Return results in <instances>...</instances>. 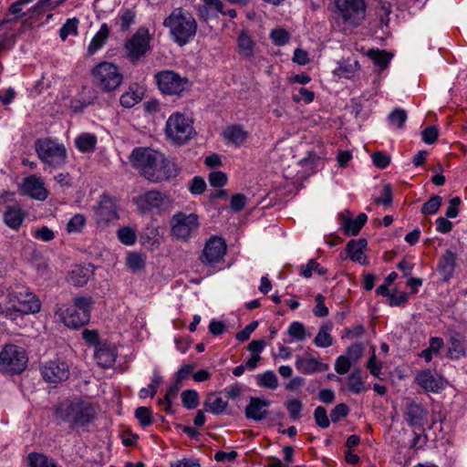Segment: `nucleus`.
Listing matches in <instances>:
<instances>
[{
  "label": "nucleus",
  "instance_id": "49530a36",
  "mask_svg": "<svg viewBox=\"0 0 467 467\" xmlns=\"http://www.w3.org/2000/svg\"><path fill=\"white\" fill-rule=\"evenodd\" d=\"M78 19L69 18L67 20V22L63 25V26L59 30V36L62 40H66L67 37L69 35L76 36L78 34Z\"/></svg>",
  "mask_w": 467,
  "mask_h": 467
},
{
  "label": "nucleus",
  "instance_id": "58836bf2",
  "mask_svg": "<svg viewBox=\"0 0 467 467\" xmlns=\"http://www.w3.org/2000/svg\"><path fill=\"white\" fill-rule=\"evenodd\" d=\"M28 4V0H18L13 3L9 7L10 14L14 15V18H5L0 21V29L8 24L14 23L17 18L26 15V13H22V8L24 5Z\"/></svg>",
  "mask_w": 467,
  "mask_h": 467
},
{
  "label": "nucleus",
  "instance_id": "8fccbe9b",
  "mask_svg": "<svg viewBox=\"0 0 467 467\" xmlns=\"http://www.w3.org/2000/svg\"><path fill=\"white\" fill-rule=\"evenodd\" d=\"M442 199L439 195L431 197L421 207V213L425 215L434 214L441 205Z\"/></svg>",
  "mask_w": 467,
  "mask_h": 467
},
{
  "label": "nucleus",
  "instance_id": "a211bd4d",
  "mask_svg": "<svg viewBox=\"0 0 467 467\" xmlns=\"http://www.w3.org/2000/svg\"><path fill=\"white\" fill-rule=\"evenodd\" d=\"M427 415V410L420 404L411 399H406L403 405V418L409 426L422 428Z\"/></svg>",
  "mask_w": 467,
  "mask_h": 467
},
{
  "label": "nucleus",
  "instance_id": "1a4fd4ad",
  "mask_svg": "<svg viewBox=\"0 0 467 467\" xmlns=\"http://www.w3.org/2000/svg\"><path fill=\"white\" fill-rule=\"evenodd\" d=\"M166 136L175 144L188 142L195 134L191 119L180 112L171 114L165 125Z\"/></svg>",
  "mask_w": 467,
  "mask_h": 467
},
{
  "label": "nucleus",
  "instance_id": "72a5a7b5",
  "mask_svg": "<svg viewBox=\"0 0 467 467\" xmlns=\"http://www.w3.org/2000/svg\"><path fill=\"white\" fill-rule=\"evenodd\" d=\"M332 328V324L324 325L319 327V330L314 339V343L318 348H328L333 344V338L329 334Z\"/></svg>",
  "mask_w": 467,
  "mask_h": 467
},
{
  "label": "nucleus",
  "instance_id": "f03ea898",
  "mask_svg": "<svg viewBox=\"0 0 467 467\" xmlns=\"http://www.w3.org/2000/svg\"><path fill=\"white\" fill-rule=\"evenodd\" d=\"M96 414L95 407L80 399H67L55 409L56 419L68 423L72 430L88 426L95 420Z\"/></svg>",
  "mask_w": 467,
  "mask_h": 467
},
{
  "label": "nucleus",
  "instance_id": "aec40b11",
  "mask_svg": "<svg viewBox=\"0 0 467 467\" xmlns=\"http://www.w3.org/2000/svg\"><path fill=\"white\" fill-rule=\"evenodd\" d=\"M270 402L267 400L251 397L249 403L244 410L245 418L254 421H260L268 414L267 408Z\"/></svg>",
  "mask_w": 467,
  "mask_h": 467
},
{
  "label": "nucleus",
  "instance_id": "2eb2a0df",
  "mask_svg": "<svg viewBox=\"0 0 467 467\" xmlns=\"http://www.w3.org/2000/svg\"><path fill=\"white\" fill-rule=\"evenodd\" d=\"M226 253L224 240L218 236L211 237L205 244L200 260L208 265H214L223 261Z\"/></svg>",
  "mask_w": 467,
  "mask_h": 467
},
{
  "label": "nucleus",
  "instance_id": "603ef678",
  "mask_svg": "<svg viewBox=\"0 0 467 467\" xmlns=\"http://www.w3.org/2000/svg\"><path fill=\"white\" fill-rule=\"evenodd\" d=\"M369 56L375 65L379 66L381 69L386 68L391 59L389 54L384 50L371 51Z\"/></svg>",
  "mask_w": 467,
  "mask_h": 467
},
{
  "label": "nucleus",
  "instance_id": "864d4df0",
  "mask_svg": "<svg viewBox=\"0 0 467 467\" xmlns=\"http://www.w3.org/2000/svg\"><path fill=\"white\" fill-rule=\"evenodd\" d=\"M120 243L126 245H132L136 242V233L130 227H121L117 232Z\"/></svg>",
  "mask_w": 467,
  "mask_h": 467
},
{
  "label": "nucleus",
  "instance_id": "4be33fe9",
  "mask_svg": "<svg viewBox=\"0 0 467 467\" xmlns=\"http://www.w3.org/2000/svg\"><path fill=\"white\" fill-rule=\"evenodd\" d=\"M296 368L299 372L308 375L326 371L329 368V365L320 362L313 357H297Z\"/></svg>",
  "mask_w": 467,
  "mask_h": 467
},
{
  "label": "nucleus",
  "instance_id": "3c124183",
  "mask_svg": "<svg viewBox=\"0 0 467 467\" xmlns=\"http://www.w3.org/2000/svg\"><path fill=\"white\" fill-rule=\"evenodd\" d=\"M270 38L275 46H285L290 40L289 33L284 28L273 29L270 33Z\"/></svg>",
  "mask_w": 467,
  "mask_h": 467
},
{
  "label": "nucleus",
  "instance_id": "473e14b6",
  "mask_svg": "<svg viewBox=\"0 0 467 467\" xmlns=\"http://www.w3.org/2000/svg\"><path fill=\"white\" fill-rule=\"evenodd\" d=\"M76 147L82 152H91L95 150L97 137L90 133H83L75 140Z\"/></svg>",
  "mask_w": 467,
  "mask_h": 467
},
{
  "label": "nucleus",
  "instance_id": "bf43d9fd",
  "mask_svg": "<svg viewBox=\"0 0 467 467\" xmlns=\"http://www.w3.org/2000/svg\"><path fill=\"white\" fill-rule=\"evenodd\" d=\"M315 99V93L309 89L305 88H300L297 92H294L292 95V99L295 102L304 101L308 104L311 103Z\"/></svg>",
  "mask_w": 467,
  "mask_h": 467
},
{
  "label": "nucleus",
  "instance_id": "6e6d98bb",
  "mask_svg": "<svg viewBox=\"0 0 467 467\" xmlns=\"http://www.w3.org/2000/svg\"><path fill=\"white\" fill-rule=\"evenodd\" d=\"M286 410L292 420H296L301 417V410L303 409L302 402L297 399H292L285 403Z\"/></svg>",
  "mask_w": 467,
  "mask_h": 467
},
{
  "label": "nucleus",
  "instance_id": "9b49d317",
  "mask_svg": "<svg viewBox=\"0 0 467 467\" xmlns=\"http://www.w3.org/2000/svg\"><path fill=\"white\" fill-rule=\"evenodd\" d=\"M159 89L167 95H180L190 88L187 78L180 76L171 70H163L155 75Z\"/></svg>",
  "mask_w": 467,
  "mask_h": 467
},
{
  "label": "nucleus",
  "instance_id": "13d9d810",
  "mask_svg": "<svg viewBox=\"0 0 467 467\" xmlns=\"http://www.w3.org/2000/svg\"><path fill=\"white\" fill-rule=\"evenodd\" d=\"M314 419L316 424L320 428L327 429V427H329L330 421L327 415V410L324 407L318 406L316 408L314 411Z\"/></svg>",
  "mask_w": 467,
  "mask_h": 467
},
{
  "label": "nucleus",
  "instance_id": "dca6fc26",
  "mask_svg": "<svg viewBox=\"0 0 467 467\" xmlns=\"http://www.w3.org/2000/svg\"><path fill=\"white\" fill-rule=\"evenodd\" d=\"M119 219L116 200L108 194H102L95 209V220L99 225L106 226Z\"/></svg>",
  "mask_w": 467,
  "mask_h": 467
},
{
  "label": "nucleus",
  "instance_id": "7c9ffc66",
  "mask_svg": "<svg viewBox=\"0 0 467 467\" xmlns=\"http://www.w3.org/2000/svg\"><path fill=\"white\" fill-rule=\"evenodd\" d=\"M238 52L244 58L253 57L254 42L246 31H242L237 37Z\"/></svg>",
  "mask_w": 467,
  "mask_h": 467
},
{
  "label": "nucleus",
  "instance_id": "c85d7f7f",
  "mask_svg": "<svg viewBox=\"0 0 467 467\" xmlns=\"http://www.w3.org/2000/svg\"><path fill=\"white\" fill-rule=\"evenodd\" d=\"M462 337L460 334H453L449 339L448 357L451 359H459L465 357Z\"/></svg>",
  "mask_w": 467,
  "mask_h": 467
},
{
  "label": "nucleus",
  "instance_id": "c9c22d12",
  "mask_svg": "<svg viewBox=\"0 0 467 467\" xmlns=\"http://www.w3.org/2000/svg\"><path fill=\"white\" fill-rule=\"evenodd\" d=\"M348 389L355 394H359L365 389L364 381L362 379L361 371L359 369L353 370L348 377Z\"/></svg>",
  "mask_w": 467,
  "mask_h": 467
},
{
  "label": "nucleus",
  "instance_id": "a878e982",
  "mask_svg": "<svg viewBox=\"0 0 467 467\" xmlns=\"http://www.w3.org/2000/svg\"><path fill=\"white\" fill-rule=\"evenodd\" d=\"M91 274L89 266L77 265L68 273L67 281L75 286L81 287L88 283Z\"/></svg>",
  "mask_w": 467,
  "mask_h": 467
},
{
  "label": "nucleus",
  "instance_id": "c03bdc74",
  "mask_svg": "<svg viewBox=\"0 0 467 467\" xmlns=\"http://www.w3.org/2000/svg\"><path fill=\"white\" fill-rule=\"evenodd\" d=\"M128 267L133 272H139L145 266L144 257L138 253H130L126 258Z\"/></svg>",
  "mask_w": 467,
  "mask_h": 467
},
{
  "label": "nucleus",
  "instance_id": "ea45409f",
  "mask_svg": "<svg viewBox=\"0 0 467 467\" xmlns=\"http://www.w3.org/2000/svg\"><path fill=\"white\" fill-rule=\"evenodd\" d=\"M136 12L132 9H125L119 16V19L116 22L117 25L119 26V30L121 32L128 31L131 25L135 23L136 20Z\"/></svg>",
  "mask_w": 467,
  "mask_h": 467
},
{
  "label": "nucleus",
  "instance_id": "cd10ccee",
  "mask_svg": "<svg viewBox=\"0 0 467 467\" xmlns=\"http://www.w3.org/2000/svg\"><path fill=\"white\" fill-rule=\"evenodd\" d=\"M367 215L359 213L355 220L350 216L342 221V226L346 234L357 235L367 222Z\"/></svg>",
  "mask_w": 467,
  "mask_h": 467
},
{
  "label": "nucleus",
  "instance_id": "e433bc0d",
  "mask_svg": "<svg viewBox=\"0 0 467 467\" xmlns=\"http://www.w3.org/2000/svg\"><path fill=\"white\" fill-rule=\"evenodd\" d=\"M256 383L258 386L269 389H275L278 387L277 377L272 370H266L263 374H258L256 376Z\"/></svg>",
  "mask_w": 467,
  "mask_h": 467
},
{
  "label": "nucleus",
  "instance_id": "f257e3e1",
  "mask_svg": "<svg viewBox=\"0 0 467 467\" xmlns=\"http://www.w3.org/2000/svg\"><path fill=\"white\" fill-rule=\"evenodd\" d=\"M130 161L144 178L151 182L169 180L178 174L174 162L150 148H135L130 156Z\"/></svg>",
  "mask_w": 467,
  "mask_h": 467
},
{
  "label": "nucleus",
  "instance_id": "ddd939ff",
  "mask_svg": "<svg viewBox=\"0 0 467 467\" xmlns=\"http://www.w3.org/2000/svg\"><path fill=\"white\" fill-rule=\"evenodd\" d=\"M150 36L145 26L138 28L136 33L125 43L128 58L131 62L139 61L150 48Z\"/></svg>",
  "mask_w": 467,
  "mask_h": 467
},
{
  "label": "nucleus",
  "instance_id": "680f3d73",
  "mask_svg": "<svg viewBox=\"0 0 467 467\" xmlns=\"http://www.w3.org/2000/svg\"><path fill=\"white\" fill-rule=\"evenodd\" d=\"M209 182L213 187L221 188L227 182V176L223 171H212L209 174Z\"/></svg>",
  "mask_w": 467,
  "mask_h": 467
},
{
  "label": "nucleus",
  "instance_id": "338daca9",
  "mask_svg": "<svg viewBox=\"0 0 467 467\" xmlns=\"http://www.w3.org/2000/svg\"><path fill=\"white\" fill-rule=\"evenodd\" d=\"M258 321H252L249 325H247L243 330L239 331L235 335V338L238 341L244 342L249 339L251 334L258 327Z\"/></svg>",
  "mask_w": 467,
  "mask_h": 467
},
{
  "label": "nucleus",
  "instance_id": "7ed1b4c3",
  "mask_svg": "<svg viewBox=\"0 0 467 467\" xmlns=\"http://www.w3.org/2000/svg\"><path fill=\"white\" fill-rule=\"evenodd\" d=\"M163 26L169 29L174 43L183 47L192 40L197 32V22L191 12L182 7L174 8L164 19Z\"/></svg>",
  "mask_w": 467,
  "mask_h": 467
},
{
  "label": "nucleus",
  "instance_id": "f704fd0d",
  "mask_svg": "<svg viewBox=\"0 0 467 467\" xmlns=\"http://www.w3.org/2000/svg\"><path fill=\"white\" fill-rule=\"evenodd\" d=\"M213 397V394L207 397L203 404L204 410L215 415L223 413L227 407V401L223 400L221 397H216L212 400Z\"/></svg>",
  "mask_w": 467,
  "mask_h": 467
},
{
  "label": "nucleus",
  "instance_id": "a19ab883",
  "mask_svg": "<svg viewBox=\"0 0 467 467\" xmlns=\"http://www.w3.org/2000/svg\"><path fill=\"white\" fill-rule=\"evenodd\" d=\"M142 99V93L139 90L130 88L129 91L121 95L119 102L124 108H132Z\"/></svg>",
  "mask_w": 467,
  "mask_h": 467
},
{
  "label": "nucleus",
  "instance_id": "f8f14e48",
  "mask_svg": "<svg viewBox=\"0 0 467 467\" xmlns=\"http://www.w3.org/2000/svg\"><path fill=\"white\" fill-rule=\"evenodd\" d=\"M135 203L142 213H148L152 210H157L161 213L169 211L171 208L172 201L164 192L148 191L144 194L136 197Z\"/></svg>",
  "mask_w": 467,
  "mask_h": 467
},
{
  "label": "nucleus",
  "instance_id": "b1692460",
  "mask_svg": "<svg viewBox=\"0 0 467 467\" xmlns=\"http://www.w3.org/2000/svg\"><path fill=\"white\" fill-rule=\"evenodd\" d=\"M416 382L426 391L438 392L442 388L441 379L429 369L420 372L416 377Z\"/></svg>",
  "mask_w": 467,
  "mask_h": 467
},
{
  "label": "nucleus",
  "instance_id": "4d7b16f0",
  "mask_svg": "<svg viewBox=\"0 0 467 467\" xmlns=\"http://www.w3.org/2000/svg\"><path fill=\"white\" fill-rule=\"evenodd\" d=\"M161 377L155 373L152 379V382L148 386V388H142L140 390V397L141 399H145L148 396L153 398L157 392V387L161 383Z\"/></svg>",
  "mask_w": 467,
  "mask_h": 467
},
{
  "label": "nucleus",
  "instance_id": "f3484780",
  "mask_svg": "<svg viewBox=\"0 0 467 467\" xmlns=\"http://www.w3.org/2000/svg\"><path fill=\"white\" fill-rule=\"evenodd\" d=\"M43 379L50 383L65 381L69 377V367L65 361L51 360L41 368Z\"/></svg>",
  "mask_w": 467,
  "mask_h": 467
},
{
  "label": "nucleus",
  "instance_id": "de8ad7c7",
  "mask_svg": "<svg viewBox=\"0 0 467 467\" xmlns=\"http://www.w3.org/2000/svg\"><path fill=\"white\" fill-rule=\"evenodd\" d=\"M86 224V218L81 213H77L70 218L67 224V231L69 234H76L81 232Z\"/></svg>",
  "mask_w": 467,
  "mask_h": 467
},
{
  "label": "nucleus",
  "instance_id": "6e6552de",
  "mask_svg": "<svg viewBox=\"0 0 467 467\" xmlns=\"http://www.w3.org/2000/svg\"><path fill=\"white\" fill-rule=\"evenodd\" d=\"M200 225L199 216L196 213L178 212L170 220L171 236L177 241L186 243L198 233Z\"/></svg>",
  "mask_w": 467,
  "mask_h": 467
},
{
  "label": "nucleus",
  "instance_id": "412c9836",
  "mask_svg": "<svg viewBox=\"0 0 467 467\" xmlns=\"http://www.w3.org/2000/svg\"><path fill=\"white\" fill-rule=\"evenodd\" d=\"M117 358V351L114 347L108 343L98 344L94 352V358L97 364L101 368H107L111 367Z\"/></svg>",
  "mask_w": 467,
  "mask_h": 467
},
{
  "label": "nucleus",
  "instance_id": "2f4dec72",
  "mask_svg": "<svg viewBox=\"0 0 467 467\" xmlns=\"http://www.w3.org/2000/svg\"><path fill=\"white\" fill-rule=\"evenodd\" d=\"M223 137L228 141L239 146L246 140L247 132L241 126L234 125L224 130Z\"/></svg>",
  "mask_w": 467,
  "mask_h": 467
},
{
  "label": "nucleus",
  "instance_id": "6ab92c4d",
  "mask_svg": "<svg viewBox=\"0 0 467 467\" xmlns=\"http://www.w3.org/2000/svg\"><path fill=\"white\" fill-rule=\"evenodd\" d=\"M21 192L23 195L29 196L38 201H44L47 197V191L44 186V182L36 175H31L24 179L21 185Z\"/></svg>",
  "mask_w": 467,
  "mask_h": 467
},
{
  "label": "nucleus",
  "instance_id": "0e129e2a",
  "mask_svg": "<svg viewBox=\"0 0 467 467\" xmlns=\"http://www.w3.org/2000/svg\"><path fill=\"white\" fill-rule=\"evenodd\" d=\"M439 136V130L435 126H429L421 132V139L427 144L434 143Z\"/></svg>",
  "mask_w": 467,
  "mask_h": 467
},
{
  "label": "nucleus",
  "instance_id": "bb28decb",
  "mask_svg": "<svg viewBox=\"0 0 467 467\" xmlns=\"http://www.w3.org/2000/svg\"><path fill=\"white\" fill-rule=\"evenodd\" d=\"M456 254L447 250L440 259L438 269L443 275V280L448 281L452 275L455 269Z\"/></svg>",
  "mask_w": 467,
  "mask_h": 467
},
{
  "label": "nucleus",
  "instance_id": "4c0bfd02",
  "mask_svg": "<svg viewBox=\"0 0 467 467\" xmlns=\"http://www.w3.org/2000/svg\"><path fill=\"white\" fill-rule=\"evenodd\" d=\"M27 459L30 467H59L54 461L41 453L31 452Z\"/></svg>",
  "mask_w": 467,
  "mask_h": 467
},
{
  "label": "nucleus",
  "instance_id": "39448f33",
  "mask_svg": "<svg viewBox=\"0 0 467 467\" xmlns=\"http://www.w3.org/2000/svg\"><path fill=\"white\" fill-rule=\"evenodd\" d=\"M35 150L39 160L50 168L59 169L67 162V152L64 144L50 139H37Z\"/></svg>",
  "mask_w": 467,
  "mask_h": 467
},
{
  "label": "nucleus",
  "instance_id": "5fc2aeb1",
  "mask_svg": "<svg viewBox=\"0 0 467 467\" xmlns=\"http://www.w3.org/2000/svg\"><path fill=\"white\" fill-rule=\"evenodd\" d=\"M407 120V113L402 109H396L389 115V121L398 129H402Z\"/></svg>",
  "mask_w": 467,
  "mask_h": 467
},
{
  "label": "nucleus",
  "instance_id": "09e8293b",
  "mask_svg": "<svg viewBox=\"0 0 467 467\" xmlns=\"http://www.w3.org/2000/svg\"><path fill=\"white\" fill-rule=\"evenodd\" d=\"M135 417L142 427H147L153 423L151 410L148 407L137 408Z\"/></svg>",
  "mask_w": 467,
  "mask_h": 467
},
{
  "label": "nucleus",
  "instance_id": "423d86ee",
  "mask_svg": "<svg viewBox=\"0 0 467 467\" xmlns=\"http://www.w3.org/2000/svg\"><path fill=\"white\" fill-rule=\"evenodd\" d=\"M93 305L91 296H77L73 298V304L61 312L60 317L67 327L78 328L88 323Z\"/></svg>",
  "mask_w": 467,
  "mask_h": 467
},
{
  "label": "nucleus",
  "instance_id": "052dcab7",
  "mask_svg": "<svg viewBox=\"0 0 467 467\" xmlns=\"http://www.w3.org/2000/svg\"><path fill=\"white\" fill-rule=\"evenodd\" d=\"M52 5V0H39L34 6L28 9L30 17L43 15Z\"/></svg>",
  "mask_w": 467,
  "mask_h": 467
},
{
  "label": "nucleus",
  "instance_id": "79ce46f5",
  "mask_svg": "<svg viewBox=\"0 0 467 467\" xmlns=\"http://www.w3.org/2000/svg\"><path fill=\"white\" fill-rule=\"evenodd\" d=\"M181 398L183 407L187 410L196 409L200 402L199 394L194 389L183 390L181 394Z\"/></svg>",
  "mask_w": 467,
  "mask_h": 467
},
{
  "label": "nucleus",
  "instance_id": "e2e57ef3",
  "mask_svg": "<svg viewBox=\"0 0 467 467\" xmlns=\"http://www.w3.org/2000/svg\"><path fill=\"white\" fill-rule=\"evenodd\" d=\"M371 158L373 164L379 169H385L390 162V157L382 151L374 152Z\"/></svg>",
  "mask_w": 467,
  "mask_h": 467
},
{
  "label": "nucleus",
  "instance_id": "774afa93",
  "mask_svg": "<svg viewBox=\"0 0 467 467\" xmlns=\"http://www.w3.org/2000/svg\"><path fill=\"white\" fill-rule=\"evenodd\" d=\"M33 235L36 239L43 242H49L55 238V233L47 226H42L36 229Z\"/></svg>",
  "mask_w": 467,
  "mask_h": 467
},
{
  "label": "nucleus",
  "instance_id": "0eeeda50",
  "mask_svg": "<svg viewBox=\"0 0 467 467\" xmlns=\"http://www.w3.org/2000/svg\"><path fill=\"white\" fill-rule=\"evenodd\" d=\"M26 350L14 344H5L0 351V372L7 375L21 374L26 368Z\"/></svg>",
  "mask_w": 467,
  "mask_h": 467
},
{
  "label": "nucleus",
  "instance_id": "9d476101",
  "mask_svg": "<svg viewBox=\"0 0 467 467\" xmlns=\"http://www.w3.org/2000/svg\"><path fill=\"white\" fill-rule=\"evenodd\" d=\"M92 82L102 92L115 90L122 82V75L118 67L109 62H101L91 72Z\"/></svg>",
  "mask_w": 467,
  "mask_h": 467
},
{
  "label": "nucleus",
  "instance_id": "37998d69",
  "mask_svg": "<svg viewBox=\"0 0 467 467\" xmlns=\"http://www.w3.org/2000/svg\"><path fill=\"white\" fill-rule=\"evenodd\" d=\"M314 271L319 275H325L327 272V270L320 266L315 259H310L306 265L301 266V275L305 278H310Z\"/></svg>",
  "mask_w": 467,
  "mask_h": 467
},
{
  "label": "nucleus",
  "instance_id": "4468645a",
  "mask_svg": "<svg viewBox=\"0 0 467 467\" xmlns=\"http://www.w3.org/2000/svg\"><path fill=\"white\" fill-rule=\"evenodd\" d=\"M9 302L16 303L18 311L25 315L37 313L41 308L38 297L27 288L8 294Z\"/></svg>",
  "mask_w": 467,
  "mask_h": 467
},
{
  "label": "nucleus",
  "instance_id": "20e7f679",
  "mask_svg": "<svg viewBox=\"0 0 467 467\" xmlns=\"http://www.w3.org/2000/svg\"><path fill=\"white\" fill-rule=\"evenodd\" d=\"M337 23L343 31H351L359 26L366 18L365 0H336Z\"/></svg>",
  "mask_w": 467,
  "mask_h": 467
},
{
  "label": "nucleus",
  "instance_id": "393cba45",
  "mask_svg": "<svg viewBox=\"0 0 467 467\" xmlns=\"http://www.w3.org/2000/svg\"><path fill=\"white\" fill-rule=\"evenodd\" d=\"M25 219V213L18 206H6L4 213V222L14 230H18Z\"/></svg>",
  "mask_w": 467,
  "mask_h": 467
},
{
  "label": "nucleus",
  "instance_id": "5701e85b",
  "mask_svg": "<svg viewBox=\"0 0 467 467\" xmlns=\"http://www.w3.org/2000/svg\"><path fill=\"white\" fill-rule=\"evenodd\" d=\"M368 243L365 238L358 240H350L346 246V251L353 262H358L360 265L367 264V258L363 254Z\"/></svg>",
  "mask_w": 467,
  "mask_h": 467
},
{
  "label": "nucleus",
  "instance_id": "69168bd1",
  "mask_svg": "<svg viewBox=\"0 0 467 467\" xmlns=\"http://www.w3.org/2000/svg\"><path fill=\"white\" fill-rule=\"evenodd\" d=\"M348 412V407L345 403H339L330 412L331 420L337 422L345 418Z\"/></svg>",
  "mask_w": 467,
  "mask_h": 467
},
{
  "label": "nucleus",
  "instance_id": "a18cd8bd",
  "mask_svg": "<svg viewBox=\"0 0 467 467\" xmlns=\"http://www.w3.org/2000/svg\"><path fill=\"white\" fill-rule=\"evenodd\" d=\"M287 333L292 338L297 341L305 340L307 336L304 324L298 321L292 322L289 325Z\"/></svg>",
  "mask_w": 467,
  "mask_h": 467
},
{
  "label": "nucleus",
  "instance_id": "c756f323",
  "mask_svg": "<svg viewBox=\"0 0 467 467\" xmlns=\"http://www.w3.org/2000/svg\"><path fill=\"white\" fill-rule=\"evenodd\" d=\"M109 28L107 24H102L99 32L93 36L88 47V53L89 55L95 54L99 49H100L103 45L106 43V40L109 37Z\"/></svg>",
  "mask_w": 467,
  "mask_h": 467
}]
</instances>
